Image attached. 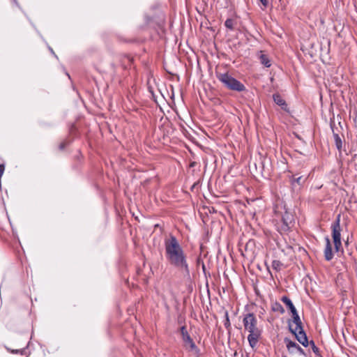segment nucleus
I'll list each match as a JSON object with an SVG mask.
<instances>
[{
  "label": "nucleus",
  "mask_w": 357,
  "mask_h": 357,
  "mask_svg": "<svg viewBox=\"0 0 357 357\" xmlns=\"http://www.w3.org/2000/svg\"><path fill=\"white\" fill-rule=\"evenodd\" d=\"M284 342L286 344L287 349L290 354L298 352L300 354L306 356L304 350L295 342L291 340L288 337L284 339Z\"/></svg>",
  "instance_id": "6e6552de"
},
{
  "label": "nucleus",
  "mask_w": 357,
  "mask_h": 357,
  "mask_svg": "<svg viewBox=\"0 0 357 357\" xmlns=\"http://www.w3.org/2000/svg\"><path fill=\"white\" fill-rule=\"evenodd\" d=\"M261 165H262V169H264V163L261 162Z\"/></svg>",
  "instance_id": "c85d7f7f"
},
{
  "label": "nucleus",
  "mask_w": 357,
  "mask_h": 357,
  "mask_svg": "<svg viewBox=\"0 0 357 357\" xmlns=\"http://www.w3.org/2000/svg\"><path fill=\"white\" fill-rule=\"evenodd\" d=\"M259 59L260 63L263 64L265 67L269 68L271 66V60L268 55L263 54L262 52H260V54L259 56Z\"/></svg>",
  "instance_id": "f8f14e48"
},
{
  "label": "nucleus",
  "mask_w": 357,
  "mask_h": 357,
  "mask_svg": "<svg viewBox=\"0 0 357 357\" xmlns=\"http://www.w3.org/2000/svg\"><path fill=\"white\" fill-rule=\"evenodd\" d=\"M292 321L296 324L295 328H300L303 327V323L299 316L297 317H293Z\"/></svg>",
  "instance_id": "aec40b11"
},
{
  "label": "nucleus",
  "mask_w": 357,
  "mask_h": 357,
  "mask_svg": "<svg viewBox=\"0 0 357 357\" xmlns=\"http://www.w3.org/2000/svg\"><path fill=\"white\" fill-rule=\"evenodd\" d=\"M281 301L287 305L290 312L296 309L294 305L289 297L284 296L281 298Z\"/></svg>",
  "instance_id": "2eb2a0df"
},
{
  "label": "nucleus",
  "mask_w": 357,
  "mask_h": 357,
  "mask_svg": "<svg viewBox=\"0 0 357 357\" xmlns=\"http://www.w3.org/2000/svg\"><path fill=\"white\" fill-rule=\"evenodd\" d=\"M282 357H287V356H282Z\"/></svg>",
  "instance_id": "c756f323"
},
{
  "label": "nucleus",
  "mask_w": 357,
  "mask_h": 357,
  "mask_svg": "<svg viewBox=\"0 0 357 357\" xmlns=\"http://www.w3.org/2000/svg\"><path fill=\"white\" fill-rule=\"evenodd\" d=\"M245 331L249 333L248 340L250 346L254 349L261 337V331L257 327V319L253 313H247L243 319Z\"/></svg>",
  "instance_id": "f03ea898"
},
{
  "label": "nucleus",
  "mask_w": 357,
  "mask_h": 357,
  "mask_svg": "<svg viewBox=\"0 0 357 357\" xmlns=\"http://www.w3.org/2000/svg\"><path fill=\"white\" fill-rule=\"evenodd\" d=\"M181 333L182 335V339L184 342L185 347H190L192 350L197 348L195 342H193L192 339L190 337V335L188 334L186 327L182 326L181 328Z\"/></svg>",
  "instance_id": "1a4fd4ad"
},
{
  "label": "nucleus",
  "mask_w": 357,
  "mask_h": 357,
  "mask_svg": "<svg viewBox=\"0 0 357 357\" xmlns=\"http://www.w3.org/2000/svg\"><path fill=\"white\" fill-rule=\"evenodd\" d=\"M273 98L275 103L279 105L282 109H283L285 112H289L286 101L282 98V97L279 93H274L273 95Z\"/></svg>",
  "instance_id": "9b49d317"
},
{
  "label": "nucleus",
  "mask_w": 357,
  "mask_h": 357,
  "mask_svg": "<svg viewBox=\"0 0 357 357\" xmlns=\"http://www.w3.org/2000/svg\"><path fill=\"white\" fill-rule=\"evenodd\" d=\"M216 77L228 89L242 92L245 91V86L241 82L228 73H216Z\"/></svg>",
  "instance_id": "20e7f679"
},
{
  "label": "nucleus",
  "mask_w": 357,
  "mask_h": 357,
  "mask_svg": "<svg viewBox=\"0 0 357 357\" xmlns=\"http://www.w3.org/2000/svg\"><path fill=\"white\" fill-rule=\"evenodd\" d=\"M271 310H272V311L275 312H279L281 314L284 313V307L278 301H275L271 303Z\"/></svg>",
  "instance_id": "4468645a"
},
{
  "label": "nucleus",
  "mask_w": 357,
  "mask_h": 357,
  "mask_svg": "<svg viewBox=\"0 0 357 357\" xmlns=\"http://www.w3.org/2000/svg\"><path fill=\"white\" fill-rule=\"evenodd\" d=\"M64 147H65V144H64V143L61 144H60V146H59V148H60L61 149H64Z\"/></svg>",
  "instance_id": "a878e982"
},
{
  "label": "nucleus",
  "mask_w": 357,
  "mask_h": 357,
  "mask_svg": "<svg viewBox=\"0 0 357 357\" xmlns=\"http://www.w3.org/2000/svg\"><path fill=\"white\" fill-rule=\"evenodd\" d=\"M309 344L311 346L312 350L317 356V357H321L319 349L315 345L314 342L313 340H311L310 342H309Z\"/></svg>",
  "instance_id": "f3484780"
},
{
  "label": "nucleus",
  "mask_w": 357,
  "mask_h": 357,
  "mask_svg": "<svg viewBox=\"0 0 357 357\" xmlns=\"http://www.w3.org/2000/svg\"><path fill=\"white\" fill-rule=\"evenodd\" d=\"M333 137L335 139L336 148L338 149L339 151H341L342 148V142L340 137L339 136L338 134L333 132Z\"/></svg>",
  "instance_id": "dca6fc26"
},
{
  "label": "nucleus",
  "mask_w": 357,
  "mask_h": 357,
  "mask_svg": "<svg viewBox=\"0 0 357 357\" xmlns=\"http://www.w3.org/2000/svg\"><path fill=\"white\" fill-rule=\"evenodd\" d=\"M225 319L224 321V325H225V328L229 331L231 328V324H230V321H229V313L227 311H226L225 312Z\"/></svg>",
  "instance_id": "6ab92c4d"
},
{
  "label": "nucleus",
  "mask_w": 357,
  "mask_h": 357,
  "mask_svg": "<svg viewBox=\"0 0 357 357\" xmlns=\"http://www.w3.org/2000/svg\"><path fill=\"white\" fill-rule=\"evenodd\" d=\"M282 266V263L279 260H273L272 262V268L276 271H280Z\"/></svg>",
  "instance_id": "a211bd4d"
},
{
  "label": "nucleus",
  "mask_w": 357,
  "mask_h": 357,
  "mask_svg": "<svg viewBox=\"0 0 357 357\" xmlns=\"http://www.w3.org/2000/svg\"><path fill=\"white\" fill-rule=\"evenodd\" d=\"M325 241H326V247L324 249V257L326 261H329L333 258V253L332 251V245L331 243V241L328 236H326L325 238Z\"/></svg>",
  "instance_id": "9d476101"
},
{
  "label": "nucleus",
  "mask_w": 357,
  "mask_h": 357,
  "mask_svg": "<svg viewBox=\"0 0 357 357\" xmlns=\"http://www.w3.org/2000/svg\"><path fill=\"white\" fill-rule=\"evenodd\" d=\"M225 26L230 29V30H233L234 29V20L232 19H227L225 22Z\"/></svg>",
  "instance_id": "412c9836"
},
{
  "label": "nucleus",
  "mask_w": 357,
  "mask_h": 357,
  "mask_svg": "<svg viewBox=\"0 0 357 357\" xmlns=\"http://www.w3.org/2000/svg\"><path fill=\"white\" fill-rule=\"evenodd\" d=\"M291 313L292 318H293V317H298V316H299V315H298V312H297L296 309H295V310H292V311L291 312Z\"/></svg>",
  "instance_id": "b1692460"
},
{
  "label": "nucleus",
  "mask_w": 357,
  "mask_h": 357,
  "mask_svg": "<svg viewBox=\"0 0 357 357\" xmlns=\"http://www.w3.org/2000/svg\"><path fill=\"white\" fill-rule=\"evenodd\" d=\"M305 180L306 178H303V176L296 177V176L295 175L292 176L291 179V185L295 188L296 184H297L299 186L302 185L305 183Z\"/></svg>",
  "instance_id": "ddd939ff"
},
{
  "label": "nucleus",
  "mask_w": 357,
  "mask_h": 357,
  "mask_svg": "<svg viewBox=\"0 0 357 357\" xmlns=\"http://www.w3.org/2000/svg\"><path fill=\"white\" fill-rule=\"evenodd\" d=\"M5 170V165L3 164H0V178L2 177Z\"/></svg>",
  "instance_id": "5701e85b"
},
{
  "label": "nucleus",
  "mask_w": 357,
  "mask_h": 357,
  "mask_svg": "<svg viewBox=\"0 0 357 357\" xmlns=\"http://www.w3.org/2000/svg\"><path fill=\"white\" fill-rule=\"evenodd\" d=\"M289 330L294 335L296 340L305 347L309 345V341L303 327L300 328H292L291 324L289 323Z\"/></svg>",
  "instance_id": "423d86ee"
},
{
  "label": "nucleus",
  "mask_w": 357,
  "mask_h": 357,
  "mask_svg": "<svg viewBox=\"0 0 357 357\" xmlns=\"http://www.w3.org/2000/svg\"><path fill=\"white\" fill-rule=\"evenodd\" d=\"M276 215L280 217L282 225L281 231L287 232L294 227L295 219L292 211L287 208L286 205L277 206L275 209Z\"/></svg>",
  "instance_id": "7ed1b4c3"
},
{
  "label": "nucleus",
  "mask_w": 357,
  "mask_h": 357,
  "mask_svg": "<svg viewBox=\"0 0 357 357\" xmlns=\"http://www.w3.org/2000/svg\"><path fill=\"white\" fill-rule=\"evenodd\" d=\"M157 227H158V228L160 227V229L162 230V228H161V227H160V225L159 224L157 225Z\"/></svg>",
  "instance_id": "bb28decb"
},
{
  "label": "nucleus",
  "mask_w": 357,
  "mask_h": 357,
  "mask_svg": "<svg viewBox=\"0 0 357 357\" xmlns=\"http://www.w3.org/2000/svg\"><path fill=\"white\" fill-rule=\"evenodd\" d=\"M259 1L264 7H266L268 4V0H259Z\"/></svg>",
  "instance_id": "393cba45"
},
{
  "label": "nucleus",
  "mask_w": 357,
  "mask_h": 357,
  "mask_svg": "<svg viewBox=\"0 0 357 357\" xmlns=\"http://www.w3.org/2000/svg\"><path fill=\"white\" fill-rule=\"evenodd\" d=\"M160 122H162V125L160 126V130L162 132V144H165L167 142V138L169 134L172 132V128L171 127V123L168 121L167 118L164 119L162 116L160 119Z\"/></svg>",
  "instance_id": "0eeeda50"
},
{
  "label": "nucleus",
  "mask_w": 357,
  "mask_h": 357,
  "mask_svg": "<svg viewBox=\"0 0 357 357\" xmlns=\"http://www.w3.org/2000/svg\"><path fill=\"white\" fill-rule=\"evenodd\" d=\"M165 256L169 263L180 271L189 274L187 256L176 238L172 235L165 239Z\"/></svg>",
  "instance_id": "f257e3e1"
},
{
  "label": "nucleus",
  "mask_w": 357,
  "mask_h": 357,
  "mask_svg": "<svg viewBox=\"0 0 357 357\" xmlns=\"http://www.w3.org/2000/svg\"><path fill=\"white\" fill-rule=\"evenodd\" d=\"M13 353H15V354H17V350H16V351H13Z\"/></svg>",
  "instance_id": "cd10ccee"
},
{
  "label": "nucleus",
  "mask_w": 357,
  "mask_h": 357,
  "mask_svg": "<svg viewBox=\"0 0 357 357\" xmlns=\"http://www.w3.org/2000/svg\"><path fill=\"white\" fill-rule=\"evenodd\" d=\"M148 88H149V92L151 93L153 99H154V101H156L155 99V94H154V89H153V87L151 85V79H149L148 81Z\"/></svg>",
  "instance_id": "4be33fe9"
},
{
  "label": "nucleus",
  "mask_w": 357,
  "mask_h": 357,
  "mask_svg": "<svg viewBox=\"0 0 357 357\" xmlns=\"http://www.w3.org/2000/svg\"><path fill=\"white\" fill-rule=\"evenodd\" d=\"M332 237L336 252H339L342 248L341 241V226H340V215H338L335 220L331 225Z\"/></svg>",
  "instance_id": "39448f33"
}]
</instances>
